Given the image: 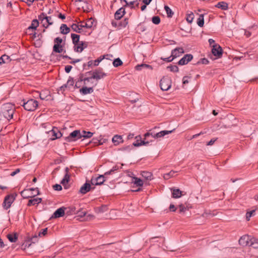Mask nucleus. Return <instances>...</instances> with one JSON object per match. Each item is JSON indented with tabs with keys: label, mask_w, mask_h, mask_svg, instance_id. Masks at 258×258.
<instances>
[{
	"label": "nucleus",
	"mask_w": 258,
	"mask_h": 258,
	"mask_svg": "<svg viewBox=\"0 0 258 258\" xmlns=\"http://www.w3.org/2000/svg\"><path fill=\"white\" fill-rule=\"evenodd\" d=\"M39 21H40L41 24L43 27L47 28L49 25L53 24V22L51 17L47 16L46 15L43 13H41L38 16Z\"/></svg>",
	"instance_id": "3"
},
{
	"label": "nucleus",
	"mask_w": 258,
	"mask_h": 258,
	"mask_svg": "<svg viewBox=\"0 0 258 258\" xmlns=\"http://www.w3.org/2000/svg\"><path fill=\"white\" fill-rule=\"evenodd\" d=\"M42 201V199L40 198H34L33 199H30L29 200L28 203L27 204L28 206H34L35 205H38Z\"/></svg>",
	"instance_id": "21"
},
{
	"label": "nucleus",
	"mask_w": 258,
	"mask_h": 258,
	"mask_svg": "<svg viewBox=\"0 0 258 258\" xmlns=\"http://www.w3.org/2000/svg\"><path fill=\"white\" fill-rule=\"evenodd\" d=\"M182 83L183 84H186L188 83V77L184 76L182 79Z\"/></svg>",
	"instance_id": "59"
},
{
	"label": "nucleus",
	"mask_w": 258,
	"mask_h": 258,
	"mask_svg": "<svg viewBox=\"0 0 258 258\" xmlns=\"http://www.w3.org/2000/svg\"><path fill=\"white\" fill-rule=\"evenodd\" d=\"M66 208L62 207L57 209L53 214L52 218H59L62 217L65 214Z\"/></svg>",
	"instance_id": "15"
},
{
	"label": "nucleus",
	"mask_w": 258,
	"mask_h": 258,
	"mask_svg": "<svg viewBox=\"0 0 258 258\" xmlns=\"http://www.w3.org/2000/svg\"><path fill=\"white\" fill-rule=\"evenodd\" d=\"M112 141L115 145H118L123 142V139L121 136L115 135L112 138Z\"/></svg>",
	"instance_id": "26"
},
{
	"label": "nucleus",
	"mask_w": 258,
	"mask_h": 258,
	"mask_svg": "<svg viewBox=\"0 0 258 258\" xmlns=\"http://www.w3.org/2000/svg\"><path fill=\"white\" fill-rule=\"evenodd\" d=\"M193 58L191 54H187L185 55L181 59L179 60L178 63L179 65H184L187 64Z\"/></svg>",
	"instance_id": "16"
},
{
	"label": "nucleus",
	"mask_w": 258,
	"mask_h": 258,
	"mask_svg": "<svg viewBox=\"0 0 258 258\" xmlns=\"http://www.w3.org/2000/svg\"><path fill=\"white\" fill-rule=\"evenodd\" d=\"M252 238L248 235H243L239 239V244L242 246H250Z\"/></svg>",
	"instance_id": "7"
},
{
	"label": "nucleus",
	"mask_w": 258,
	"mask_h": 258,
	"mask_svg": "<svg viewBox=\"0 0 258 258\" xmlns=\"http://www.w3.org/2000/svg\"><path fill=\"white\" fill-rule=\"evenodd\" d=\"M113 64L114 67H117L121 66L122 64V62L119 58H117L114 60Z\"/></svg>",
	"instance_id": "45"
},
{
	"label": "nucleus",
	"mask_w": 258,
	"mask_h": 258,
	"mask_svg": "<svg viewBox=\"0 0 258 258\" xmlns=\"http://www.w3.org/2000/svg\"><path fill=\"white\" fill-rule=\"evenodd\" d=\"M20 172V169H17L16 170H15L14 171L12 172L11 173V175L12 176H15L16 174H17L18 173H19Z\"/></svg>",
	"instance_id": "63"
},
{
	"label": "nucleus",
	"mask_w": 258,
	"mask_h": 258,
	"mask_svg": "<svg viewBox=\"0 0 258 258\" xmlns=\"http://www.w3.org/2000/svg\"><path fill=\"white\" fill-rule=\"evenodd\" d=\"M15 110L14 105L11 103L4 104L2 107V113L4 117L9 120L13 118Z\"/></svg>",
	"instance_id": "2"
},
{
	"label": "nucleus",
	"mask_w": 258,
	"mask_h": 258,
	"mask_svg": "<svg viewBox=\"0 0 258 258\" xmlns=\"http://www.w3.org/2000/svg\"><path fill=\"white\" fill-rule=\"evenodd\" d=\"M133 182L138 186H142L144 184L143 181L139 178L134 177Z\"/></svg>",
	"instance_id": "34"
},
{
	"label": "nucleus",
	"mask_w": 258,
	"mask_h": 258,
	"mask_svg": "<svg viewBox=\"0 0 258 258\" xmlns=\"http://www.w3.org/2000/svg\"><path fill=\"white\" fill-rule=\"evenodd\" d=\"M197 24L201 27H202L204 26V15L203 14L199 16V18L198 19Z\"/></svg>",
	"instance_id": "42"
},
{
	"label": "nucleus",
	"mask_w": 258,
	"mask_h": 258,
	"mask_svg": "<svg viewBox=\"0 0 258 258\" xmlns=\"http://www.w3.org/2000/svg\"><path fill=\"white\" fill-rule=\"evenodd\" d=\"M85 23V22H83V21H81V22L79 23L80 28V29H81V30H82V28H85V26H84Z\"/></svg>",
	"instance_id": "64"
},
{
	"label": "nucleus",
	"mask_w": 258,
	"mask_h": 258,
	"mask_svg": "<svg viewBox=\"0 0 258 258\" xmlns=\"http://www.w3.org/2000/svg\"><path fill=\"white\" fill-rule=\"evenodd\" d=\"M141 175L144 178L148 180H151L153 178V175L150 172L143 171L141 173Z\"/></svg>",
	"instance_id": "30"
},
{
	"label": "nucleus",
	"mask_w": 258,
	"mask_h": 258,
	"mask_svg": "<svg viewBox=\"0 0 258 258\" xmlns=\"http://www.w3.org/2000/svg\"><path fill=\"white\" fill-rule=\"evenodd\" d=\"M47 228H44L41 230V231L39 233V236H41L42 235L44 236L47 234Z\"/></svg>",
	"instance_id": "52"
},
{
	"label": "nucleus",
	"mask_w": 258,
	"mask_h": 258,
	"mask_svg": "<svg viewBox=\"0 0 258 258\" xmlns=\"http://www.w3.org/2000/svg\"><path fill=\"white\" fill-rule=\"evenodd\" d=\"M65 213L68 215L77 214V209L75 206L66 208Z\"/></svg>",
	"instance_id": "23"
},
{
	"label": "nucleus",
	"mask_w": 258,
	"mask_h": 258,
	"mask_svg": "<svg viewBox=\"0 0 258 258\" xmlns=\"http://www.w3.org/2000/svg\"><path fill=\"white\" fill-rule=\"evenodd\" d=\"M53 188L56 190H60L62 189V187L60 185L56 184L53 185Z\"/></svg>",
	"instance_id": "57"
},
{
	"label": "nucleus",
	"mask_w": 258,
	"mask_h": 258,
	"mask_svg": "<svg viewBox=\"0 0 258 258\" xmlns=\"http://www.w3.org/2000/svg\"><path fill=\"white\" fill-rule=\"evenodd\" d=\"M11 59L10 56L4 54L3 55L0 57V64H2L5 63H8L10 62Z\"/></svg>",
	"instance_id": "29"
},
{
	"label": "nucleus",
	"mask_w": 258,
	"mask_h": 258,
	"mask_svg": "<svg viewBox=\"0 0 258 258\" xmlns=\"http://www.w3.org/2000/svg\"><path fill=\"white\" fill-rule=\"evenodd\" d=\"M53 51L55 52L60 53L63 51V48L61 44H54L53 47Z\"/></svg>",
	"instance_id": "32"
},
{
	"label": "nucleus",
	"mask_w": 258,
	"mask_h": 258,
	"mask_svg": "<svg viewBox=\"0 0 258 258\" xmlns=\"http://www.w3.org/2000/svg\"><path fill=\"white\" fill-rule=\"evenodd\" d=\"M80 92L83 95H87L92 93L93 92V89L92 87H83L80 90Z\"/></svg>",
	"instance_id": "24"
},
{
	"label": "nucleus",
	"mask_w": 258,
	"mask_h": 258,
	"mask_svg": "<svg viewBox=\"0 0 258 258\" xmlns=\"http://www.w3.org/2000/svg\"><path fill=\"white\" fill-rule=\"evenodd\" d=\"M77 214L79 215V216L83 217L86 215L87 213L86 211L77 210Z\"/></svg>",
	"instance_id": "55"
},
{
	"label": "nucleus",
	"mask_w": 258,
	"mask_h": 258,
	"mask_svg": "<svg viewBox=\"0 0 258 258\" xmlns=\"http://www.w3.org/2000/svg\"><path fill=\"white\" fill-rule=\"evenodd\" d=\"M217 138L212 139L209 142L207 143V146H212L214 144L215 141L217 140Z\"/></svg>",
	"instance_id": "58"
},
{
	"label": "nucleus",
	"mask_w": 258,
	"mask_h": 258,
	"mask_svg": "<svg viewBox=\"0 0 258 258\" xmlns=\"http://www.w3.org/2000/svg\"><path fill=\"white\" fill-rule=\"evenodd\" d=\"M125 9L124 8H120L115 12L114 14L115 19L116 20L120 19L125 14Z\"/></svg>",
	"instance_id": "19"
},
{
	"label": "nucleus",
	"mask_w": 258,
	"mask_h": 258,
	"mask_svg": "<svg viewBox=\"0 0 258 258\" xmlns=\"http://www.w3.org/2000/svg\"><path fill=\"white\" fill-rule=\"evenodd\" d=\"M154 134H155L154 133H150V132H147L146 133V134H144V139L145 140H146L149 136H151L153 138H154Z\"/></svg>",
	"instance_id": "56"
},
{
	"label": "nucleus",
	"mask_w": 258,
	"mask_h": 258,
	"mask_svg": "<svg viewBox=\"0 0 258 258\" xmlns=\"http://www.w3.org/2000/svg\"><path fill=\"white\" fill-rule=\"evenodd\" d=\"M106 76L107 74L104 73L102 69L95 70L93 72L91 77L83 78L82 76L80 77L78 81L76 83V86L77 87H79L80 83L82 82H84V84H86V81H91L92 79L98 80L103 78Z\"/></svg>",
	"instance_id": "1"
},
{
	"label": "nucleus",
	"mask_w": 258,
	"mask_h": 258,
	"mask_svg": "<svg viewBox=\"0 0 258 258\" xmlns=\"http://www.w3.org/2000/svg\"><path fill=\"white\" fill-rule=\"evenodd\" d=\"M255 211L254 210L247 212L246 213V219L247 221L250 220V218L255 215Z\"/></svg>",
	"instance_id": "43"
},
{
	"label": "nucleus",
	"mask_w": 258,
	"mask_h": 258,
	"mask_svg": "<svg viewBox=\"0 0 258 258\" xmlns=\"http://www.w3.org/2000/svg\"><path fill=\"white\" fill-rule=\"evenodd\" d=\"M15 197L13 195H9L7 196L3 202V207L5 209H8L11 206L12 204L15 200Z\"/></svg>",
	"instance_id": "8"
},
{
	"label": "nucleus",
	"mask_w": 258,
	"mask_h": 258,
	"mask_svg": "<svg viewBox=\"0 0 258 258\" xmlns=\"http://www.w3.org/2000/svg\"><path fill=\"white\" fill-rule=\"evenodd\" d=\"M216 7L218 8L221 9L222 10H226L228 8V4L225 2H219L216 5Z\"/></svg>",
	"instance_id": "27"
},
{
	"label": "nucleus",
	"mask_w": 258,
	"mask_h": 258,
	"mask_svg": "<svg viewBox=\"0 0 258 258\" xmlns=\"http://www.w3.org/2000/svg\"><path fill=\"white\" fill-rule=\"evenodd\" d=\"M23 106L25 110L29 111H33L37 108L38 106V102L34 99H30L26 102H24Z\"/></svg>",
	"instance_id": "4"
},
{
	"label": "nucleus",
	"mask_w": 258,
	"mask_h": 258,
	"mask_svg": "<svg viewBox=\"0 0 258 258\" xmlns=\"http://www.w3.org/2000/svg\"><path fill=\"white\" fill-rule=\"evenodd\" d=\"M172 131H162L158 133L154 134V138L157 139L161 137H163L165 135H167L170 133H171Z\"/></svg>",
	"instance_id": "22"
},
{
	"label": "nucleus",
	"mask_w": 258,
	"mask_h": 258,
	"mask_svg": "<svg viewBox=\"0 0 258 258\" xmlns=\"http://www.w3.org/2000/svg\"><path fill=\"white\" fill-rule=\"evenodd\" d=\"M66 174L64 176L63 178L62 179L61 181V183L63 185H66L69 181L70 180V175L69 174V169L68 167L66 168Z\"/></svg>",
	"instance_id": "25"
},
{
	"label": "nucleus",
	"mask_w": 258,
	"mask_h": 258,
	"mask_svg": "<svg viewBox=\"0 0 258 258\" xmlns=\"http://www.w3.org/2000/svg\"><path fill=\"white\" fill-rule=\"evenodd\" d=\"M184 53L183 49L182 47H177L173 49L171 52V56L175 58L180 56Z\"/></svg>",
	"instance_id": "17"
},
{
	"label": "nucleus",
	"mask_w": 258,
	"mask_h": 258,
	"mask_svg": "<svg viewBox=\"0 0 258 258\" xmlns=\"http://www.w3.org/2000/svg\"><path fill=\"white\" fill-rule=\"evenodd\" d=\"M72 68V67L71 66H67L66 67H65V71L67 72V73H69L71 69Z\"/></svg>",
	"instance_id": "60"
},
{
	"label": "nucleus",
	"mask_w": 258,
	"mask_h": 258,
	"mask_svg": "<svg viewBox=\"0 0 258 258\" xmlns=\"http://www.w3.org/2000/svg\"><path fill=\"white\" fill-rule=\"evenodd\" d=\"M71 28L77 33L81 32V30L80 28L79 23L72 24L71 26Z\"/></svg>",
	"instance_id": "40"
},
{
	"label": "nucleus",
	"mask_w": 258,
	"mask_h": 258,
	"mask_svg": "<svg viewBox=\"0 0 258 258\" xmlns=\"http://www.w3.org/2000/svg\"><path fill=\"white\" fill-rule=\"evenodd\" d=\"M39 26V20L34 19L32 21L31 25L28 27V29L35 30Z\"/></svg>",
	"instance_id": "33"
},
{
	"label": "nucleus",
	"mask_w": 258,
	"mask_h": 258,
	"mask_svg": "<svg viewBox=\"0 0 258 258\" xmlns=\"http://www.w3.org/2000/svg\"><path fill=\"white\" fill-rule=\"evenodd\" d=\"M105 175H100L96 177H92L91 179V183L93 185H101L105 181Z\"/></svg>",
	"instance_id": "11"
},
{
	"label": "nucleus",
	"mask_w": 258,
	"mask_h": 258,
	"mask_svg": "<svg viewBox=\"0 0 258 258\" xmlns=\"http://www.w3.org/2000/svg\"><path fill=\"white\" fill-rule=\"evenodd\" d=\"M169 209L171 211L175 212L176 209L174 205L171 204L169 206Z\"/></svg>",
	"instance_id": "62"
},
{
	"label": "nucleus",
	"mask_w": 258,
	"mask_h": 258,
	"mask_svg": "<svg viewBox=\"0 0 258 258\" xmlns=\"http://www.w3.org/2000/svg\"><path fill=\"white\" fill-rule=\"evenodd\" d=\"M54 44H60L62 42V39L60 37H56L54 40Z\"/></svg>",
	"instance_id": "54"
},
{
	"label": "nucleus",
	"mask_w": 258,
	"mask_h": 258,
	"mask_svg": "<svg viewBox=\"0 0 258 258\" xmlns=\"http://www.w3.org/2000/svg\"><path fill=\"white\" fill-rule=\"evenodd\" d=\"M250 246L258 249V239L252 238Z\"/></svg>",
	"instance_id": "41"
},
{
	"label": "nucleus",
	"mask_w": 258,
	"mask_h": 258,
	"mask_svg": "<svg viewBox=\"0 0 258 258\" xmlns=\"http://www.w3.org/2000/svg\"><path fill=\"white\" fill-rule=\"evenodd\" d=\"M164 9L168 17H172L173 15V12L171 9L167 6H164Z\"/></svg>",
	"instance_id": "44"
},
{
	"label": "nucleus",
	"mask_w": 258,
	"mask_h": 258,
	"mask_svg": "<svg viewBox=\"0 0 258 258\" xmlns=\"http://www.w3.org/2000/svg\"><path fill=\"white\" fill-rule=\"evenodd\" d=\"M74 84V81L73 79L72 78H70L68 80L67 84L66 85H64V86H61V88H63L64 87H70L73 86Z\"/></svg>",
	"instance_id": "46"
},
{
	"label": "nucleus",
	"mask_w": 258,
	"mask_h": 258,
	"mask_svg": "<svg viewBox=\"0 0 258 258\" xmlns=\"http://www.w3.org/2000/svg\"><path fill=\"white\" fill-rule=\"evenodd\" d=\"M152 21L154 24L158 25L160 22V18L159 16H154L152 19Z\"/></svg>",
	"instance_id": "48"
},
{
	"label": "nucleus",
	"mask_w": 258,
	"mask_h": 258,
	"mask_svg": "<svg viewBox=\"0 0 258 258\" xmlns=\"http://www.w3.org/2000/svg\"><path fill=\"white\" fill-rule=\"evenodd\" d=\"M91 184L89 183L86 182L80 189V192L81 194H85L91 189Z\"/></svg>",
	"instance_id": "18"
},
{
	"label": "nucleus",
	"mask_w": 258,
	"mask_h": 258,
	"mask_svg": "<svg viewBox=\"0 0 258 258\" xmlns=\"http://www.w3.org/2000/svg\"><path fill=\"white\" fill-rule=\"evenodd\" d=\"M94 23V20L92 18L88 19L85 23L84 26L86 28H91Z\"/></svg>",
	"instance_id": "35"
},
{
	"label": "nucleus",
	"mask_w": 258,
	"mask_h": 258,
	"mask_svg": "<svg viewBox=\"0 0 258 258\" xmlns=\"http://www.w3.org/2000/svg\"><path fill=\"white\" fill-rule=\"evenodd\" d=\"M81 138V132L79 130H75L72 132L70 135L66 138L68 142L76 141L77 139Z\"/></svg>",
	"instance_id": "9"
},
{
	"label": "nucleus",
	"mask_w": 258,
	"mask_h": 258,
	"mask_svg": "<svg viewBox=\"0 0 258 258\" xmlns=\"http://www.w3.org/2000/svg\"><path fill=\"white\" fill-rule=\"evenodd\" d=\"M71 38L72 39L73 43L74 45L76 43H80L81 41H80V35L76 34H72Z\"/></svg>",
	"instance_id": "36"
},
{
	"label": "nucleus",
	"mask_w": 258,
	"mask_h": 258,
	"mask_svg": "<svg viewBox=\"0 0 258 258\" xmlns=\"http://www.w3.org/2000/svg\"><path fill=\"white\" fill-rule=\"evenodd\" d=\"M170 71L172 72H178V68L176 66H171L167 67Z\"/></svg>",
	"instance_id": "49"
},
{
	"label": "nucleus",
	"mask_w": 258,
	"mask_h": 258,
	"mask_svg": "<svg viewBox=\"0 0 258 258\" xmlns=\"http://www.w3.org/2000/svg\"><path fill=\"white\" fill-rule=\"evenodd\" d=\"M194 19V14L192 12H189L186 14V20L189 23H191Z\"/></svg>",
	"instance_id": "37"
},
{
	"label": "nucleus",
	"mask_w": 258,
	"mask_h": 258,
	"mask_svg": "<svg viewBox=\"0 0 258 258\" xmlns=\"http://www.w3.org/2000/svg\"><path fill=\"white\" fill-rule=\"evenodd\" d=\"M34 190H37V195L39 194V190L37 188H31L29 189H24L23 191L21 192V195L22 196V197L24 199H28V198H32L33 197H35V195H33L31 193V191Z\"/></svg>",
	"instance_id": "6"
},
{
	"label": "nucleus",
	"mask_w": 258,
	"mask_h": 258,
	"mask_svg": "<svg viewBox=\"0 0 258 258\" xmlns=\"http://www.w3.org/2000/svg\"><path fill=\"white\" fill-rule=\"evenodd\" d=\"M87 47V43L86 42L81 41L80 43L74 45V50L77 52H81L85 48Z\"/></svg>",
	"instance_id": "14"
},
{
	"label": "nucleus",
	"mask_w": 258,
	"mask_h": 258,
	"mask_svg": "<svg viewBox=\"0 0 258 258\" xmlns=\"http://www.w3.org/2000/svg\"><path fill=\"white\" fill-rule=\"evenodd\" d=\"M47 133L50 134L51 140H54L56 139H59L62 136V134L59 131L58 128L55 127H53Z\"/></svg>",
	"instance_id": "10"
},
{
	"label": "nucleus",
	"mask_w": 258,
	"mask_h": 258,
	"mask_svg": "<svg viewBox=\"0 0 258 258\" xmlns=\"http://www.w3.org/2000/svg\"><path fill=\"white\" fill-rule=\"evenodd\" d=\"M93 133L90 132H86L85 131H83L81 132V138L84 137L85 138H90L92 137Z\"/></svg>",
	"instance_id": "38"
},
{
	"label": "nucleus",
	"mask_w": 258,
	"mask_h": 258,
	"mask_svg": "<svg viewBox=\"0 0 258 258\" xmlns=\"http://www.w3.org/2000/svg\"><path fill=\"white\" fill-rule=\"evenodd\" d=\"M136 139V141L133 143V145L135 147H139L143 145H147L150 143V141H147L144 139L143 140H142V138L140 135L137 136L135 137Z\"/></svg>",
	"instance_id": "12"
},
{
	"label": "nucleus",
	"mask_w": 258,
	"mask_h": 258,
	"mask_svg": "<svg viewBox=\"0 0 258 258\" xmlns=\"http://www.w3.org/2000/svg\"><path fill=\"white\" fill-rule=\"evenodd\" d=\"M212 52L214 55L217 57H221L222 54V49L221 46L217 44H214L212 46Z\"/></svg>",
	"instance_id": "13"
},
{
	"label": "nucleus",
	"mask_w": 258,
	"mask_h": 258,
	"mask_svg": "<svg viewBox=\"0 0 258 258\" xmlns=\"http://www.w3.org/2000/svg\"><path fill=\"white\" fill-rule=\"evenodd\" d=\"M171 190L172 191V197L173 198H179L182 196V191L180 189L172 188H171Z\"/></svg>",
	"instance_id": "20"
},
{
	"label": "nucleus",
	"mask_w": 258,
	"mask_h": 258,
	"mask_svg": "<svg viewBox=\"0 0 258 258\" xmlns=\"http://www.w3.org/2000/svg\"><path fill=\"white\" fill-rule=\"evenodd\" d=\"M176 173V171L171 170L169 173L164 174L163 177L165 179H169L171 177L174 176Z\"/></svg>",
	"instance_id": "39"
},
{
	"label": "nucleus",
	"mask_w": 258,
	"mask_h": 258,
	"mask_svg": "<svg viewBox=\"0 0 258 258\" xmlns=\"http://www.w3.org/2000/svg\"><path fill=\"white\" fill-rule=\"evenodd\" d=\"M150 66L148 64H142L141 65H138L136 67V69L137 70H138V71H140L142 69V68H144V67H149Z\"/></svg>",
	"instance_id": "53"
},
{
	"label": "nucleus",
	"mask_w": 258,
	"mask_h": 258,
	"mask_svg": "<svg viewBox=\"0 0 258 258\" xmlns=\"http://www.w3.org/2000/svg\"><path fill=\"white\" fill-rule=\"evenodd\" d=\"M7 238L11 242H15L18 239V235L17 233L8 234Z\"/></svg>",
	"instance_id": "28"
},
{
	"label": "nucleus",
	"mask_w": 258,
	"mask_h": 258,
	"mask_svg": "<svg viewBox=\"0 0 258 258\" xmlns=\"http://www.w3.org/2000/svg\"><path fill=\"white\" fill-rule=\"evenodd\" d=\"M174 58H173L171 55L168 57H167V58H164L163 59L166 61H167V62H170L171 61H172L173 60Z\"/></svg>",
	"instance_id": "61"
},
{
	"label": "nucleus",
	"mask_w": 258,
	"mask_h": 258,
	"mask_svg": "<svg viewBox=\"0 0 258 258\" xmlns=\"http://www.w3.org/2000/svg\"><path fill=\"white\" fill-rule=\"evenodd\" d=\"M105 58V56H101L97 59L94 60V66H98L99 63Z\"/></svg>",
	"instance_id": "47"
},
{
	"label": "nucleus",
	"mask_w": 258,
	"mask_h": 258,
	"mask_svg": "<svg viewBox=\"0 0 258 258\" xmlns=\"http://www.w3.org/2000/svg\"><path fill=\"white\" fill-rule=\"evenodd\" d=\"M125 3V6H130L131 8H134V4L136 3V1H133L130 2H127L126 0H123Z\"/></svg>",
	"instance_id": "51"
},
{
	"label": "nucleus",
	"mask_w": 258,
	"mask_h": 258,
	"mask_svg": "<svg viewBox=\"0 0 258 258\" xmlns=\"http://www.w3.org/2000/svg\"><path fill=\"white\" fill-rule=\"evenodd\" d=\"M161 89L163 91H167L171 86V80L168 78H163L160 82Z\"/></svg>",
	"instance_id": "5"
},
{
	"label": "nucleus",
	"mask_w": 258,
	"mask_h": 258,
	"mask_svg": "<svg viewBox=\"0 0 258 258\" xmlns=\"http://www.w3.org/2000/svg\"><path fill=\"white\" fill-rule=\"evenodd\" d=\"M187 210V207L184 205L181 204L179 206V211L180 213H184Z\"/></svg>",
	"instance_id": "50"
},
{
	"label": "nucleus",
	"mask_w": 258,
	"mask_h": 258,
	"mask_svg": "<svg viewBox=\"0 0 258 258\" xmlns=\"http://www.w3.org/2000/svg\"><path fill=\"white\" fill-rule=\"evenodd\" d=\"M60 32L62 34H67L70 31V28L66 24H62L60 27Z\"/></svg>",
	"instance_id": "31"
}]
</instances>
